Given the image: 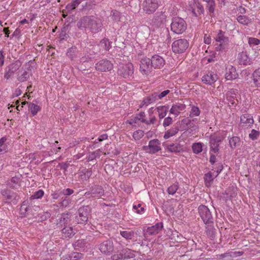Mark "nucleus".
Returning <instances> with one entry per match:
<instances>
[{
  "label": "nucleus",
  "instance_id": "f257e3e1",
  "mask_svg": "<svg viewBox=\"0 0 260 260\" xmlns=\"http://www.w3.org/2000/svg\"><path fill=\"white\" fill-rule=\"evenodd\" d=\"M102 25L101 20L93 16H85L82 18V27L89 29L92 33L101 31Z\"/></svg>",
  "mask_w": 260,
  "mask_h": 260
},
{
  "label": "nucleus",
  "instance_id": "f03ea898",
  "mask_svg": "<svg viewBox=\"0 0 260 260\" xmlns=\"http://www.w3.org/2000/svg\"><path fill=\"white\" fill-rule=\"evenodd\" d=\"M187 28L185 21L181 17H174L172 20L171 30L175 34L179 35L183 33Z\"/></svg>",
  "mask_w": 260,
  "mask_h": 260
},
{
  "label": "nucleus",
  "instance_id": "7ed1b4c3",
  "mask_svg": "<svg viewBox=\"0 0 260 260\" xmlns=\"http://www.w3.org/2000/svg\"><path fill=\"white\" fill-rule=\"evenodd\" d=\"M224 34L225 32L220 30L215 38L216 41L219 43L215 48L216 51H223L228 49L229 39L228 37L225 36Z\"/></svg>",
  "mask_w": 260,
  "mask_h": 260
},
{
  "label": "nucleus",
  "instance_id": "20e7f679",
  "mask_svg": "<svg viewBox=\"0 0 260 260\" xmlns=\"http://www.w3.org/2000/svg\"><path fill=\"white\" fill-rule=\"evenodd\" d=\"M199 215L206 224L213 223V217L209 208L205 205H201L198 207Z\"/></svg>",
  "mask_w": 260,
  "mask_h": 260
},
{
  "label": "nucleus",
  "instance_id": "39448f33",
  "mask_svg": "<svg viewBox=\"0 0 260 260\" xmlns=\"http://www.w3.org/2000/svg\"><path fill=\"white\" fill-rule=\"evenodd\" d=\"M189 43L185 39L175 41L172 44V49L175 53L180 54L184 52L188 48Z\"/></svg>",
  "mask_w": 260,
  "mask_h": 260
},
{
  "label": "nucleus",
  "instance_id": "423d86ee",
  "mask_svg": "<svg viewBox=\"0 0 260 260\" xmlns=\"http://www.w3.org/2000/svg\"><path fill=\"white\" fill-rule=\"evenodd\" d=\"M117 73L119 75L124 78L132 77L134 74V66L133 63L128 62L126 64H123L119 67Z\"/></svg>",
  "mask_w": 260,
  "mask_h": 260
},
{
  "label": "nucleus",
  "instance_id": "0eeeda50",
  "mask_svg": "<svg viewBox=\"0 0 260 260\" xmlns=\"http://www.w3.org/2000/svg\"><path fill=\"white\" fill-rule=\"evenodd\" d=\"M158 6V0H145L143 3V9L147 14H153Z\"/></svg>",
  "mask_w": 260,
  "mask_h": 260
},
{
  "label": "nucleus",
  "instance_id": "6e6552de",
  "mask_svg": "<svg viewBox=\"0 0 260 260\" xmlns=\"http://www.w3.org/2000/svg\"><path fill=\"white\" fill-rule=\"evenodd\" d=\"M160 144V143L158 139L151 140L149 142L148 146H143V150L150 154H154L161 150Z\"/></svg>",
  "mask_w": 260,
  "mask_h": 260
},
{
  "label": "nucleus",
  "instance_id": "1a4fd4ad",
  "mask_svg": "<svg viewBox=\"0 0 260 260\" xmlns=\"http://www.w3.org/2000/svg\"><path fill=\"white\" fill-rule=\"evenodd\" d=\"M224 138L221 136L211 135L210 137V152L217 153L219 151L220 143L223 141Z\"/></svg>",
  "mask_w": 260,
  "mask_h": 260
},
{
  "label": "nucleus",
  "instance_id": "9d476101",
  "mask_svg": "<svg viewBox=\"0 0 260 260\" xmlns=\"http://www.w3.org/2000/svg\"><path fill=\"white\" fill-rule=\"evenodd\" d=\"M162 222H157L154 225L148 227L143 234L144 238L147 239L149 236L156 235L162 230Z\"/></svg>",
  "mask_w": 260,
  "mask_h": 260
},
{
  "label": "nucleus",
  "instance_id": "9b49d317",
  "mask_svg": "<svg viewBox=\"0 0 260 260\" xmlns=\"http://www.w3.org/2000/svg\"><path fill=\"white\" fill-rule=\"evenodd\" d=\"M151 59L144 57L140 60V70L143 74L148 75L152 71L153 68L151 66Z\"/></svg>",
  "mask_w": 260,
  "mask_h": 260
},
{
  "label": "nucleus",
  "instance_id": "f8f14e48",
  "mask_svg": "<svg viewBox=\"0 0 260 260\" xmlns=\"http://www.w3.org/2000/svg\"><path fill=\"white\" fill-rule=\"evenodd\" d=\"M167 16L162 12L156 13L152 19L151 24L156 28H158L164 25L166 22Z\"/></svg>",
  "mask_w": 260,
  "mask_h": 260
},
{
  "label": "nucleus",
  "instance_id": "ddd939ff",
  "mask_svg": "<svg viewBox=\"0 0 260 260\" xmlns=\"http://www.w3.org/2000/svg\"><path fill=\"white\" fill-rule=\"evenodd\" d=\"M24 67L25 68H22L18 73L17 79L21 82L27 81L31 74L30 67L27 64H25Z\"/></svg>",
  "mask_w": 260,
  "mask_h": 260
},
{
  "label": "nucleus",
  "instance_id": "4468645a",
  "mask_svg": "<svg viewBox=\"0 0 260 260\" xmlns=\"http://www.w3.org/2000/svg\"><path fill=\"white\" fill-rule=\"evenodd\" d=\"M95 69L101 72L110 71L113 69V64L108 60L102 59L95 64Z\"/></svg>",
  "mask_w": 260,
  "mask_h": 260
},
{
  "label": "nucleus",
  "instance_id": "2eb2a0df",
  "mask_svg": "<svg viewBox=\"0 0 260 260\" xmlns=\"http://www.w3.org/2000/svg\"><path fill=\"white\" fill-rule=\"evenodd\" d=\"M95 47H96L95 45L92 44L89 45V47H84L83 52L85 54V56H82V62H88L89 60L93 57V55L96 53L95 51Z\"/></svg>",
  "mask_w": 260,
  "mask_h": 260
},
{
  "label": "nucleus",
  "instance_id": "dca6fc26",
  "mask_svg": "<svg viewBox=\"0 0 260 260\" xmlns=\"http://www.w3.org/2000/svg\"><path fill=\"white\" fill-rule=\"evenodd\" d=\"M151 66L154 69H160L165 64V59L160 56L155 54L151 58Z\"/></svg>",
  "mask_w": 260,
  "mask_h": 260
},
{
  "label": "nucleus",
  "instance_id": "f3484780",
  "mask_svg": "<svg viewBox=\"0 0 260 260\" xmlns=\"http://www.w3.org/2000/svg\"><path fill=\"white\" fill-rule=\"evenodd\" d=\"M238 91L236 89H231L226 93V99L231 104L230 106L235 107L238 103L237 99Z\"/></svg>",
  "mask_w": 260,
  "mask_h": 260
},
{
  "label": "nucleus",
  "instance_id": "a211bd4d",
  "mask_svg": "<svg viewBox=\"0 0 260 260\" xmlns=\"http://www.w3.org/2000/svg\"><path fill=\"white\" fill-rule=\"evenodd\" d=\"M217 79V75L212 71H208L202 78V82L204 83L209 85H212L215 83Z\"/></svg>",
  "mask_w": 260,
  "mask_h": 260
},
{
  "label": "nucleus",
  "instance_id": "6ab92c4d",
  "mask_svg": "<svg viewBox=\"0 0 260 260\" xmlns=\"http://www.w3.org/2000/svg\"><path fill=\"white\" fill-rule=\"evenodd\" d=\"M100 250L103 253L109 254L113 250V244L110 240L103 242L100 245Z\"/></svg>",
  "mask_w": 260,
  "mask_h": 260
},
{
  "label": "nucleus",
  "instance_id": "aec40b11",
  "mask_svg": "<svg viewBox=\"0 0 260 260\" xmlns=\"http://www.w3.org/2000/svg\"><path fill=\"white\" fill-rule=\"evenodd\" d=\"M104 190L101 186H95L92 187L89 191L84 192V195L88 197L90 195L92 197L100 198L104 195Z\"/></svg>",
  "mask_w": 260,
  "mask_h": 260
},
{
  "label": "nucleus",
  "instance_id": "412c9836",
  "mask_svg": "<svg viewBox=\"0 0 260 260\" xmlns=\"http://www.w3.org/2000/svg\"><path fill=\"white\" fill-rule=\"evenodd\" d=\"M178 123L180 125V130L187 131L188 128H193L195 126L194 123L192 122L191 119L189 117H187L182 119Z\"/></svg>",
  "mask_w": 260,
  "mask_h": 260
},
{
  "label": "nucleus",
  "instance_id": "4be33fe9",
  "mask_svg": "<svg viewBox=\"0 0 260 260\" xmlns=\"http://www.w3.org/2000/svg\"><path fill=\"white\" fill-rule=\"evenodd\" d=\"M2 194L5 200L13 201L18 200L19 197L16 192H13L8 189H4L1 191Z\"/></svg>",
  "mask_w": 260,
  "mask_h": 260
},
{
  "label": "nucleus",
  "instance_id": "5701e85b",
  "mask_svg": "<svg viewBox=\"0 0 260 260\" xmlns=\"http://www.w3.org/2000/svg\"><path fill=\"white\" fill-rule=\"evenodd\" d=\"M225 77L226 79L228 80H232L237 78L238 77V74L237 73L236 68L230 66L226 71Z\"/></svg>",
  "mask_w": 260,
  "mask_h": 260
},
{
  "label": "nucleus",
  "instance_id": "b1692460",
  "mask_svg": "<svg viewBox=\"0 0 260 260\" xmlns=\"http://www.w3.org/2000/svg\"><path fill=\"white\" fill-rule=\"evenodd\" d=\"M238 60L239 64L247 66L250 64V59L248 56L246 52H242L238 54Z\"/></svg>",
  "mask_w": 260,
  "mask_h": 260
},
{
  "label": "nucleus",
  "instance_id": "393cba45",
  "mask_svg": "<svg viewBox=\"0 0 260 260\" xmlns=\"http://www.w3.org/2000/svg\"><path fill=\"white\" fill-rule=\"evenodd\" d=\"M241 123L243 124V126H250L254 122L252 116L248 114H244L241 116L240 117Z\"/></svg>",
  "mask_w": 260,
  "mask_h": 260
},
{
  "label": "nucleus",
  "instance_id": "a878e982",
  "mask_svg": "<svg viewBox=\"0 0 260 260\" xmlns=\"http://www.w3.org/2000/svg\"><path fill=\"white\" fill-rule=\"evenodd\" d=\"M20 66V65L17 63L10 64L8 67V70L5 74V78L7 79H9L14 74V73L19 69Z\"/></svg>",
  "mask_w": 260,
  "mask_h": 260
},
{
  "label": "nucleus",
  "instance_id": "bb28decb",
  "mask_svg": "<svg viewBox=\"0 0 260 260\" xmlns=\"http://www.w3.org/2000/svg\"><path fill=\"white\" fill-rule=\"evenodd\" d=\"M186 108V106L183 104L176 103L172 105L170 110L171 114L178 116L181 111L184 110Z\"/></svg>",
  "mask_w": 260,
  "mask_h": 260
},
{
  "label": "nucleus",
  "instance_id": "cd10ccee",
  "mask_svg": "<svg viewBox=\"0 0 260 260\" xmlns=\"http://www.w3.org/2000/svg\"><path fill=\"white\" fill-rule=\"evenodd\" d=\"M178 123H180V122H177L172 127H171V128L165 132L164 136V138L165 139H167L172 136H174L178 133L179 131Z\"/></svg>",
  "mask_w": 260,
  "mask_h": 260
},
{
  "label": "nucleus",
  "instance_id": "c85d7f7f",
  "mask_svg": "<svg viewBox=\"0 0 260 260\" xmlns=\"http://www.w3.org/2000/svg\"><path fill=\"white\" fill-rule=\"evenodd\" d=\"M166 148L171 152L178 153L183 151L182 146L179 143H172L166 145Z\"/></svg>",
  "mask_w": 260,
  "mask_h": 260
},
{
  "label": "nucleus",
  "instance_id": "c756f323",
  "mask_svg": "<svg viewBox=\"0 0 260 260\" xmlns=\"http://www.w3.org/2000/svg\"><path fill=\"white\" fill-rule=\"evenodd\" d=\"M229 145L231 149L234 150L241 145V140L239 137L233 136L229 137Z\"/></svg>",
  "mask_w": 260,
  "mask_h": 260
},
{
  "label": "nucleus",
  "instance_id": "7c9ffc66",
  "mask_svg": "<svg viewBox=\"0 0 260 260\" xmlns=\"http://www.w3.org/2000/svg\"><path fill=\"white\" fill-rule=\"evenodd\" d=\"M194 7L195 8L192 9V12L196 17L199 16L204 13V7L200 2H196Z\"/></svg>",
  "mask_w": 260,
  "mask_h": 260
},
{
  "label": "nucleus",
  "instance_id": "2f4dec72",
  "mask_svg": "<svg viewBox=\"0 0 260 260\" xmlns=\"http://www.w3.org/2000/svg\"><path fill=\"white\" fill-rule=\"evenodd\" d=\"M120 235L128 240H134L135 236V232L133 231H121L120 232Z\"/></svg>",
  "mask_w": 260,
  "mask_h": 260
},
{
  "label": "nucleus",
  "instance_id": "473e14b6",
  "mask_svg": "<svg viewBox=\"0 0 260 260\" xmlns=\"http://www.w3.org/2000/svg\"><path fill=\"white\" fill-rule=\"evenodd\" d=\"M121 259H128L134 258L135 256L134 251L129 249H126L122 251V252L120 254Z\"/></svg>",
  "mask_w": 260,
  "mask_h": 260
},
{
  "label": "nucleus",
  "instance_id": "72a5a7b5",
  "mask_svg": "<svg viewBox=\"0 0 260 260\" xmlns=\"http://www.w3.org/2000/svg\"><path fill=\"white\" fill-rule=\"evenodd\" d=\"M206 225V233L207 235L209 237L214 239L216 235V229L214 228L213 223L207 224Z\"/></svg>",
  "mask_w": 260,
  "mask_h": 260
},
{
  "label": "nucleus",
  "instance_id": "f704fd0d",
  "mask_svg": "<svg viewBox=\"0 0 260 260\" xmlns=\"http://www.w3.org/2000/svg\"><path fill=\"white\" fill-rule=\"evenodd\" d=\"M91 208L89 206L82 207V221L87 222L90 216Z\"/></svg>",
  "mask_w": 260,
  "mask_h": 260
},
{
  "label": "nucleus",
  "instance_id": "c9c22d12",
  "mask_svg": "<svg viewBox=\"0 0 260 260\" xmlns=\"http://www.w3.org/2000/svg\"><path fill=\"white\" fill-rule=\"evenodd\" d=\"M253 81L254 86L260 87V69L255 70L252 73Z\"/></svg>",
  "mask_w": 260,
  "mask_h": 260
},
{
  "label": "nucleus",
  "instance_id": "e433bc0d",
  "mask_svg": "<svg viewBox=\"0 0 260 260\" xmlns=\"http://www.w3.org/2000/svg\"><path fill=\"white\" fill-rule=\"evenodd\" d=\"M216 177L213 176L212 173L211 172H209L204 175V179L205 184L206 187H209L211 186V184Z\"/></svg>",
  "mask_w": 260,
  "mask_h": 260
},
{
  "label": "nucleus",
  "instance_id": "4c0bfd02",
  "mask_svg": "<svg viewBox=\"0 0 260 260\" xmlns=\"http://www.w3.org/2000/svg\"><path fill=\"white\" fill-rule=\"evenodd\" d=\"M169 107L166 106H159L157 108L158 116L160 119L164 118L168 111Z\"/></svg>",
  "mask_w": 260,
  "mask_h": 260
},
{
  "label": "nucleus",
  "instance_id": "58836bf2",
  "mask_svg": "<svg viewBox=\"0 0 260 260\" xmlns=\"http://www.w3.org/2000/svg\"><path fill=\"white\" fill-rule=\"evenodd\" d=\"M111 44L112 42H110L107 38L102 39L100 42V46L106 51L109 50L111 48Z\"/></svg>",
  "mask_w": 260,
  "mask_h": 260
},
{
  "label": "nucleus",
  "instance_id": "ea45409f",
  "mask_svg": "<svg viewBox=\"0 0 260 260\" xmlns=\"http://www.w3.org/2000/svg\"><path fill=\"white\" fill-rule=\"evenodd\" d=\"M28 108L30 110L32 116L36 115L41 110V108L39 106L31 103L28 104Z\"/></svg>",
  "mask_w": 260,
  "mask_h": 260
},
{
  "label": "nucleus",
  "instance_id": "a19ab883",
  "mask_svg": "<svg viewBox=\"0 0 260 260\" xmlns=\"http://www.w3.org/2000/svg\"><path fill=\"white\" fill-rule=\"evenodd\" d=\"M81 0H75L72 3L69 4L66 6L68 12L75 9L81 3Z\"/></svg>",
  "mask_w": 260,
  "mask_h": 260
},
{
  "label": "nucleus",
  "instance_id": "79ce46f5",
  "mask_svg": "<svg viewBox=\"0 0 260 260\" xmlns=\"http://www.w3.org/2000/svg\"><path fill=\"white\" fill-rule=\"evenodd\" d=\"M215 0L211 2L206 3V8L209 11L210 15L213 14L215 8Z\"/></svg>",
  "mask_w": 260,
  "mask_h": 260
},
{
  "label": "nucleus",
  "instance_id": "37998d69",
  "mask_svg": "<svg viewBox=\"0 0 260 260\" xmlns=\"http://www.w3.org/2000/svg\"><path fill=\"white\" fill-rule=\"evenodd\" d=\"M19 180V178L15 176L12 177L10 182L8 183L9 186L12 189H17V186H19L18 185Z\"/></svg>",
  "mask_w": 260,
  "mask_h": 260
},
{
  "label": "nucleus",
  "instance_id": "c03bdc74",
  "mask_svg": "<svg viewBox=\"0 0 260 260\" xmlns=\"http://www.w3.org/2000/svg\"><path fill=\"white\" fill-rule=\"evenodd\" d=\"M192 149L194 153L199 154L203 150L202 143L200 142L193 143L192 146Z\"/></svg>",
  "mask_w": 260,
  "mask_h": 260
},
{
  "label": "nucleus",
  "instance_id": "a18cd8bd",
  "mask_svg": "<svg viewBox=\"0 0 260 260\" xmlns=\"http://www.w3.org/2000/svg\"><path fill=\"white\" fill-rule=\"evenodd\" d=\"M201 111L199 107L194 105L191 106V111L189 113V117L198 116L200 115Z\"/></svg>",
  "mask_w": 260,
  "mask_h": 260
},
{
  "label": "nucleus",
  "instance_id": "49530a36",
  "mask_svg": "<svg viewBox=\"0 0 260 260\" xmlns=\"http://www.w3.org/2000/svg\"><path fill=\"white\" fill-rule=\"evenodd\" d=\"M178 188H179L178 183L175 182V183L173 184L172 185H171L170 186H169L168 188V189H167L168 193L169 194L173 195L176 192V191L178 189Z\"/></svg>",
  "mask_w": 260,
  "mask_h": 260
},
{
  "label": "nucleus",
  "instance_id": "de8ad7c7",
  "mask_svg": "<svg viewBox=\"0 0 260 260\" xmlns=\"http://www.w3.org/2000/svg\"><path fill=\"white\" fill-rule=\"evenodd\" d=\"M244 252L243 251H235L230 252L228 253H225L220 255V257L222 258H224L226 256H230V257H234L237 256H241L243 255Z\"/></svg>",
  "mask_w": 260,
  "mask_h": 260
},
{
  "label": "nucleus",
  "instance_id": "09e8293b",
  "mask_svg": "<svg viewBox=\"0 0 260 260\" xmlns=\"http://www.w3.org/2000/svg\"><path fill=\"white\" fill-rule=\"evenodd\" d=\"M61 231L65 235L66 237H71L74 235L73 230L71 227L65 226L62 229Z\"/></svg>",
  "mask_w": 260,
  "mask_h": 260
},
{
  "label": "nucleus",
  "instance_id": "8fccbe9b",
  "mask_svg": "<svg viewBox=\"0 0 260 260\" xmlns=\"http://www.w3.org/2000/svg\"><path fill=\"white\" fill-rule=\"evenodd\" d=\"M50 214L48 212H42L38 214V221H43L49 218Z\"/></svg>",
  "mask_w": 260,
  "mask_h": 260
},
{
  "label": "nucleus",
  "instance_id": "3c124183",
  "mask_svg": "<svg viewBox=\"0 0 260 260\" xmlns=\"http://www.w3.org/2000/svg\"><path fill=\"white\" fill-rule=\"evenodd\" d=\"M237 20L241 24L247 25L249 22L248 18L245 15H239L237 17Z\"/></svg>",
  "mask_w": 260,
  "mask_h": 260
},
{
  "label": "nucleus",
  "instance_id": "603ef678",
  "mask_svg": "<svg viewBox=\"0 0 260 260\" xmlns=\"http://www.w3.org/2000/svg\"><path fill=\"white\" fill-rule=\"evenodd\" d=\"M144 131L138 129L134 132L133 137L135 140H139L144 136Z\"/></svg>",
  "mask_w": 260,
  "mask_h": 260
},
{
  "label": "nucleus",
  "instance_id": "864d4df0",
  "mask_svg": "<svg viewBox=\"0 0 260 260\" xmlns=\"http://www.w3.org/2000/svg\"><path fill=\"white\" fill-rule=\"evenodd\" d=\"M69 221V218L68 215L67 214H62L59 219V224L61 225L63 224L65 226L66 224H68Z\"/></svg>",
  "mask_w": 260,
  "mask_h": 260
},
{
  "label": "nucleus",
  "instance_id": "5fc2aeb1",
  "mask_svg": "<svg viewBox=\"0 0 260 260\" xmlns=\"http://www.w3.org/2000/svg\"><path fill=\"white\" fill-rule=\"evenodd\" d=\"M7 139L5 137H3L0 139V152H4L7 151V146L5 144Z\"/></svg>",
  "mask_w": 260,
  "mask_h": 260
},
{
  "label": "nucleus",
  "instance_id": "6e6d98bb",
  "mask_svg": "<svg viewBox=\"0 0 260 260\" xmlns=\"http://www.w3.org/2000/svg\"><path fill=\"white\" fill-rule=\"evenodd\" d=\"M260 135V132L255 129H252L249 134V137L252 140H256Z\"/></svg>",
  "mask_w": 260,
  "mask_h": 260
},
{
  "label": "nucleus",
  "instance_id": "4d7b16f0",
  "mask_svg": "<svg viewBox=\"0 0 260 260\" xmlns=\"http://www.w3.org/2000/svg\"><path fill=\"white\" fill-rule=\"evenodd\" d=\"M44 195V191L42 190H39L35 192L33 195L31 196L32 199H39L42 197Z\"/></svg>",
  "mask_w": 260,
  "mask_h": 260
},
{
  "label": "nucleus",
  "instance_id": "13d9d810",
  "mask_svg": "<svg viewBox=\"0 0 260 260\" xmlns=\"http://www.w3.org/2000/svg\"><path fill=\"white\" fill-rule=\"evenodd\" d=\"M153 102L151 101V98L149 96H148L144 99L142 104L140 105V108H142L144 105L147 106L148 104L152 103Z\"/></svg>",
  "mask_w": 260,
  "mask_h": 260
},
{
  "label": "nucleus",
  "instance_id": "bf43d9fd",
  "mask_svg": "<svg viewBox=\"0 0 260 260\" xmlns=\"http://www.w3.org/2000/svg\"><path fill=\"white\" fill-rule=\"evenodd\" d=\"M248 43L250 45H257L260 44V40L254 38H250L248 40Z\"/></svg>",
  "mask_w": 260,
  "mask_h": 260
},
{
  "label": "nucleus",
  "instance_id": "052dcab7",
  "mask_svg": "<svg viewBox=\"0 0 260 260\" xmlns=\"http://www.w3.org/2000/svg\"><path fill=\"white\" fill-rule=\"evenodd\" d=\"M141 120L142 119L140 118H139V116H137L134 118H132L129 120L126 121V123H128L130 125H132L133 126H135V125H134V124L136 123L138 120L141 121Z\"/></svg>",
  "mask_w": 260,
  "mask_h": 260
},
{
  "label": "nucleus",
  "instance_id": "680f3d73",
  "mask_svg": "<svg viewBox=\"0 0 260 260\" xmlns=\"http://www.w3.org/2000/svg\"><path fill=\"white\" fill-rule=\"evenodd\" d=\"M172 118L171 117H168L165 118L163 122V126L164 127L168 126L170 125H171L172 123Z\"/></svg>",
  "mask_w": 260,
  "mask_h": 260
},
{
  "label": "nucleus",
  "instance_id": "e2e57ef3",
  "mask_svg": "<svg viewBox=\"0 0 260 260\" xmlns=\"http://www.w3.org/2000/svg\"><path fill=\"white\" fill-rule=\"evenodd\" d=\"M141 204H139L138 205H134L133 207V209L136 210V212L138 214H142L144 212V208H141L140 209H138V207H141Z\"/></svg>",
  "mask_w": 260,
  "mask_h": 260
},
{
  "label": "nucleus",
  "instance_id": "0e129e2a",
  "mask_svg": "<svg viewBox=\"0 0 260 260\" xmlns=\"http://www.w3.org/2000/svg\"><path fill=\"white\" fill-rule=\"evenodd\" d=\"M156 120L155 117H153L150 118V121L146 120L145 119H142L141 121L143 123L146 124L147 125H150V124H153Z\"/></svg>",
  "mask_w": 260,
  "mask_h": 260
},
{
  "label": "nucleus",
  "instance_id": "69168bd1",
  "mask_svg": "<svg viewBox=\"0 0 260 260\" xmlns=\"http://www.w3.org/2000/svg\"><path fill=\"white\" fill-rule=\"evenodd\" d=\"M92 174V171L90 170H88L84 173V175H82V179H84L87 180L88 179Z\"/></svg>",
  "mask_w": 260,
  "mask_h": 260
},
{
  "label": "nucleus",
  "instance_id": "338daca9",
  "mask_svg": "<svg viewBox=\"0 0 260 260\" xmlns=\"http://www.w3.org/2000/svg\"><path fill=\"white\" fill-rule=\"evenodd\" d=\"M149 97L151 98V101L153 103L159 99L158 93L156 92H153L149 95Z\"/></svg>",
  "mask_w": 260,
  "mask_h": 260
},
{
  "label": "nucleus",
  "instance_id": "774afa93",
  "mask_svg": "<svg viewBox=\"0 0 260 260\" xmlns=\"http://www.w3.org/2000/svg\"><path fill=\"white\" fill-rule=\"evenodd\" d=\"M113 13L112 18L113 20H119L120 19L119 13L117 11H112Z\"/></svg>",
  "mask_w": 260,
  "mask_h": 260
}]
</instances>
